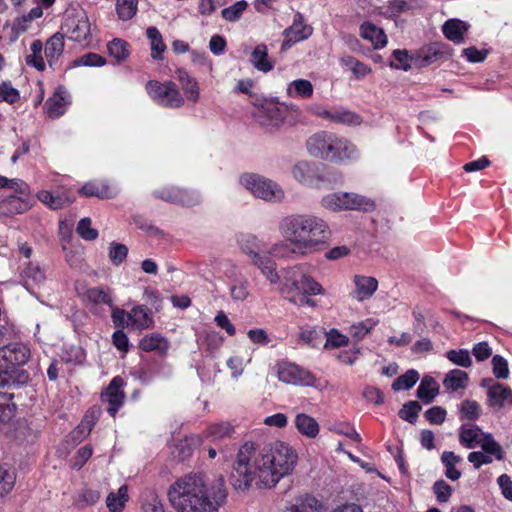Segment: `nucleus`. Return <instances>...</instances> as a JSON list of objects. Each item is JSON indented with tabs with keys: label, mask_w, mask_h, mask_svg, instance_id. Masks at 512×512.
<instances>
[{
	"label": "nucleus",
	"mask_w": 512,
	"mask_h": 512,
	"mask_svg": "<svg viewBox=\"0 0 512 512\" xmlns=\"http://www.w3.org/2000/svg\"><path fill=\"white\" fill-rule=\"evenodd\" d=\"M297 460L296 451L282 441L262 447L246 442L237 453L229 480L237 491H247L253 485L258 489L272 488L292 473Z\"/></svg>",
	"instance_id": "obj_1"
},
{
	"label": "nucleus",
	"mask_w": 512,
	"mask_h": 512,
	"mask_svg": "<svg viewBox=\"0 0 512 512\" xmlns=\"http://www.w3.org/2000/svg\"><path fill=\"white\" fill-rule=\"evenodd\" d=\"M226 497L223 477L208 487L201 474H188L168 490L169 501L177 512H218Z\"/></svg>",
	"instance_id": "obj_2"
},
{
	"label": "nucleus",
	"mask_w": 512,
	"mask_h": 512,
	"mask_svg": "<svg viewBox=\"0 0 512 512\" xmlns=\"http://www.w3.org/2000/svg\"><path fill=\"white\" fill-rule=\"evenodd\" d=\"M280 230L287 241L294 244L293 253L307 255L319 250L330 237L327 223L312 215H290L280 223Z\"/></svg>",
	"instance_id": "obj_3"
},
{
	"label": "nucleus",
	"mask_w": 512,
	"mask_h": 512,
	"mask_svg": "<svg viewBox=\"0 0 512 512\" xmlns=\"http://www.w3.org/2000/svg\"><path fill=\"white\" fill-rule=\"evenodd\" d=\"M307 150L313 157L331 162L350 159L356 151L355 146L346 139L327 132L311 136L307 141Z\"/></svg>",
	"instance_id": "obj_4"
},
{
	"label": "nucleus",
	"mask_w": 512,
	"mask_h": 512,
	"mask_svg": "<svg viewBox=\"0 0 512 512\" xmlns=\"http://www.w3.org/2000/svg\"><path fill=\"white\" fill-rule=\"evenodd\" d=\"M281 293L283 296L295 293L316 295L323 293V288L312 277L303 274L298 267H292L285 272Z\"/></svg>",
	"instance_id": "obj_5"
},
{
	"label": "nucleus",
	"mask_w": 512,
	"mask_h": 512,
	"mask_svg": "<svg viewBox=\"0 0 512 512\" xmlns=\"http://www.w3.org/2000/svg\"><path fill=\"white\" fill-rule=\"evenodd\" d=\"M146 91L154 101L165 107L178 108L184 104V98L172 81L161 83L157 80H149Z\"/></svg>",
	"instance_id": "obj_6"
},
{
	"label": "nucleus",
	"mask_w": 512,
	"mask_h": 512,
	"mask_svg": "<svg viewBox=\"0 0 512 512\" xmlns=\"http://www.w3.org/2000/svg\"><path fill=\"white\" fill-rule=\"evenodd\" d=\"M292 175L299 183L311 187L329 181L328 168L323 163L299 161L293 166Z\"/></svg>",
	"instance_id": "obj_7"
},
{
	"label": "nucleus",
	"mask_w": 512,
	"mask_h": 512,
	"mask_svg": "<svg viewBox=\"0 0 512 512\" xmlns=\"http://www.w3.org/2000/svg\"><path fill=\"white\" fill-rule=\"evenodd\" d=\"M241 183L258 198L272 201L283 197V191L276 183L257 174L243 175Z\"/></svg>",
	"instance_id": "obj_8"
},
{
	"label": "nucleus",
	"mask_w": 512,
	"mask_h": 512,
	"mask_svg": "<svg viewBox=\"0 0 512 512\" xmlns=\"http://www.w3.org/2000/svg\"><path fill=\"white\" fill-rule=\"evenodd\" d=\"M452 55V48L442 42L425 45L411 54L410 60L416 67H425Z\"/></svg>",
	"instance_id": "obj_9"
},
{
	"label": "nucleus",
	"mask_w": 512,
	"mask_h": 512,
	"mask_svg": "<svg viewBox=\"0 0 512 512\" xmlns=\"http://www.w3.org/2000/svg\"><path fill=\"white\" fill-rule=\"evenodd\" d=\"M30 358V349L22 343H10L0 347V369L23 366Z\"/></svg>",
	"instance_id": "obj_10"
},
{
	"label": "nucleus",
	"mask_w": 512,
	"mask_h": 512,
	"mask_svg": "<svg viewBox=\"0 0 512 512\" xmlns=\"http://www.w3.org/2000/svg\"><path fill=\"white\" fill-rule=\"evenodd\" d=\"M259 108V117L263 118L262 124L280 127L289 111V107L284 103H279L274 99H265L262 103L256 104Z\"/></svg>",
	"instance_id": "obj_11"
},
{
	"label": "nucleus",
	"mask_w": 512,
	"mask_h": 512,
	"mask_svg": "<svg viewBox=\"0 0 512 512\" xmlns=\"http://www.w3.org/2000/svg\"><path fill=\"white\" fill-rule=\"evenodd\" d=\"M313 32V28L304 24V17L300 12L294 15L291 26L283 32L285 40L281 45V52L289 49L294 43L307 39Z\"/></svg>",
	"instance_id": "obj_12"
},
{
	"label": "nucleus",
	"mask_w": 512,
	"mask_h": 512,
	"mask_svg": "<svg viewBox=\"0 0 512 512\" xmlns=\"http://www.w3.org/2000/svg\"><path fill=\"white\" fill-rule=\"evenodd\" d=\"M278 378L287 384L315 386L316 378L310 372L297 365L285 363L278 368Z\"/></svg>",
	"instance_id": "obj_13"
},
{
	"label": "nucleus",
	"mask_w": 512,
	"mask_h": 512,
	"mask_svg": "<svg viewBox=\"0 0 512 512\" xmlns=\"http://www.w3.org/2000/svg\"><path fill=\"white\" fill-rule=\"evenodd\" d=\"M123 386L124 380L120 376H116L111 380L108 387L101 393L102 400L109 403L107 411L112 417H115L118 409L125 401L126 396L122 391Z\"/></svg>",
	"instance_id": "obj_14"
},
{
	"label": "nucleus",
	"mask_w": 512,
	"mask_h": 512,
	"mask_svg": "<svg viewBox=\"0 0 512 512\" xmlns=\"http://www.w3.org/2000/svg\"><path fill=\"white\" fill-rule=\"evenodd\" d=\"M69 38L76 42L87 40L90 36V23L88 17L83 13L75 17H69L64 24Z\"/></svg>",
	"instance_id": "obj_15"
},
{
	"label": "nucleus",
	"mask_w": 512,
	"mask_h": 512,
	"mask_svg": "<svg viewBox=\"0 0 512 512\" xmlns=\"http://www.w3.org/2000/svg\"><path fill=\"white\" fill-rule=\"evenodd\" d=\"M69 104V95L66 89L63 86H58L53 95L46 100L44 109L50 118H58L65 113Z\"/></svg>",
	"instance_id": "obj_16"
},
{
	"label": "nucleus",
	"mask_w": 512,
	"mask_h": 512,
	"mask_svg": "<svg viewBox=\"0 0 512 512\" xmlns=\"http://www.w3.org/2000/svg\"><path fill=\"white\" fill-rule=\"evenodd\" d=\"M31 207L32 204L28 198L10 195L0 202V216L13 217L27 212Z\"/></svg>",
	"instance_id": "obj_17"
},
{
	"label": "nucleus",
	"mask_w": 512,
	"mask_h": 512,
	"mask_svg": "<svg viewBox=\"0 0 512 512\" xmlns=\"http://www.w3.org/2000/svg\"><path fill=\"white\" fill-rule=\"evenodd\" d=\"M354 298L358 301H364L373 296L378 288V281L376 278L364 275L354 276Z\"/></svg>",
	"instance_id": "obj_18"
},
{
	"label": "nucleus",
	"mask_w": 512,
	"mask_h": 512,
	"mask_svg": "<svg viewBox=\"0 0 512 512\" xmlns=\"http://www.w3.org/2000/svg\"><path fill=\"white\" fill-rule=\"evenodd\" d=\"M490 406L501 409L505 403L512 404V390L502 383H494L488 390Z\"/></svg>",
	"instance_id": "obj_19"
},
{
	"label": "nucleus",
	"mask_w": 512,
	"mask_h": 512,
	"mask_svg": "<svg viewBox=\"0 0 512 512\" xmlns=\"http://www.w3.org/2000/svg\"><path fill=\"white\" fill-rule=\"evenodd\" d=\"M360 32L361 37L369 40L375 49L383 48L387 44V37L383 29L370 21H366L360 26Z\"/></svg>",
	"instance_id": "obj_20"
},
{
	"label": "nucleus",
	"mask_w": 512,
	"mask_h": 512,
	"mask_svg": "<svg viewBox=\"0 0 512 512\" xmlns=\"http://www.w3.org/2000/svg\"><path fill=\"white\" fill-rule=\"evenodd\" d=\"M468 29L469 25L460 19H449L442 26L445 37L454 43L463 42L464 34Z\"/></svg>",
	"instance_id": "obj_21"
},
{
	"label": "nucleus",
	"mask_w": 512,
	"mask_h": 512,
	"mask_svg": "<svg viewBox=\"0 0 512 512\" xmlns=\"http://www.w3.org/2000/svg\"><path fill=\"white\" fill-rule=\"evenodd\" d=\"M139 348L145 352H156L163 356L169 348L168 341L159 334H149L143 337L139 343Z\"/></svg>",
	"instance_id": "obj_22"
},
{
	"label": "nucleus",
	"mask_w": 512,
	"mask_h": 512,
	"mask_svg": "<svg viewBox=\"0 0 512 512\" xmlns=\"http://www.w3.org/2000/svg\"><path fill=\"white\" fill-rule=\"evenodd\" d=\"M345 201V206H343L346 210H360L364 212L373 211L376 207L375 202L366 198L362 195L355 193H343L341 196Z\"/></svg>",
	"instance_id": "obj_23"
},
{
	"label": "nucleus",
	"mask_w": 512,
	"mask_h": 512,
	"mask_svg": "<svg viewBox=\"0 0 512 512\" xmlns=\"http://www.w3.org/2000/svg\"><path fill=\"white\" fill-rule=\"evenodd\" d=\"M439 393V385L431 376H424L417 388L416 395L424 404H430Z\"/></svg>",
	"instance_id": "obj_24"
},
{
	"label": "nucleus",
	"mask_w": 512,
	"mask_h": 512,
	"mask_svg": "<svg viewBox=\"0 0 512 512\" xmlns=\"http://www.w3.org/2000/svg\"><path fill=\"white\" fill-rule=\"evenodd\" d=\"M318 508V500L315 497L306 494L296 498L293 503L285 507L281 512H319Z\"/></svg>",
	"instance_id": "obj_25"
},
{
	"label": "nucleus",
	"mask_w": 512,
	"mask_h": 512,
	"mask_svg": "<svg viewBox=\"0 0 512 512\" xmlns=\"http://www.w3.org/2000/svg\"><path fill=\"white\" fill-rule=\"evenodd\" d=\"M253 263L258 266L270 283L275 284L279 281V275L276 272V263L269 256H261L254 253Z\"/></svg>",
	"instance_id": "obj_26"
},
{
	"label": "nucleus",
	"mask_w": 512,
	"mask_h": 512,
	"mask_svg": "<svg viewBox=\"0 0 512 512\" xmlns=\"http://www.w3.org/2000/svg\"><path fill=\"white\" fill-rule=\"evenodd\" d=\"M295 425L301 434L309 438H315L319 433V425L317 421L305 413L297 414Z\"/></svg>",
	"instance_id": "obj_27"
},
{
	"label": "nucleus",
	"mask_w": 512,
	"mask_h": 512,
	"mask_svg": "<svg viewBox=\"0 0 512 512\" xmlns=\"http://www.w3.org/2000/svg\"><path fill=\"white\" fill-rule=\"evenodd\" d=\"M63 50L64 36L60 33H55L45 44V56L50 65L59 58Z\"/></svg>",
	"instance_id": "obj_28"
},
{
	"label": "nucleus",
	"mask_w": 512,
	"mask_h": 512,
	"mask_svg": "<svg viewBox=\"0 0 512 512\" xmlns=\"http://www.w3.org/2000/svg\"><path fill=\"white\" fill-rule=\"evenodd\" d=\"M177 78L189 100L196 102L199 99V88L197 81L190 77L184 69H177Z\"/></svg>",
	"instance_id": "obj_29"
},
{
	"label": "nucleus",
	"mask_w": 512,
	"mask_h": 512,
	"mask_svg": "<svg viewBox=\"0 0 512 512\" xmlns=\"http://www.w3.org/2000/svg\"><path fill=\"white\" fill-rule=\"evenodd\" d=\"M469 380V376L467 372L460 369H453L449 373L446 374L443 385L452 391H457L458 389H464Z\"/></svg>",
	"instance_id": "obj_30"
},
{
	"label": "nucleus",
	"mask_w": 512,
	"mask_h": 512,
	"mask_svg": "<svg viewBox=\"0 0 512 512\" xmlns=\"http://www.w3.org/2000/svg\"><path fill=\"white\" fill-rule=\"evenodd\" d=\"M251 62L256 69L262 72L273 69L272 63L268 60V49L265 44H259L255 47L251 55Z\"/></svg>",
	"instance_id": "obj_31"
},
{
	"label": "nucleus",
	"mask_w": 512,
	"mask_h": 512,
	"mask_svg": "<svg viewBox=\"0 0 512 512\" xmlns=\"http://www.w3.org/2000/svg\"><path fill=\"white\" fill-rule=\"evenodd\" d=\"M79 193L85 197H97L99 199H110L113 197V193L108 185L92 182L85 183L79 190Z\"/></svg>",
	"instance_id": "obj_32"
},
{
	"label": "nucleus",
	"mask_w": 512,
	"mask_h": 512,
	"mask_svg": "<svg viewBox=\"0 0 512 512\" xmlns=\"http://www.w3.org/2000/svg\"><path fill=\"white\" fill-rule=\"evenodd\" d=\"M128 319L139 329L150 328L153 325V319L148 309L144 306L134 307L131 312L128 313Z\"/></svg>",
	"instance_id": "obj_33"
},
{
	"label": "nucleus",
	"mask_w": 512,
	"mask_h": 512,
	"mask_svg": "<svg viewBox=\"0 0 512 512\" xmlns=\"http://www.w3.org/2000/svg\"><path fill=\"white\" fill-rule=\"evenodd\" d=\"M128 499V488L126 485H123L118 489L117 494L113 492L108 494L106 505L110 512H121Z\"/></svg>",
	"instance_id": "obj_34"
},
{
	"label": "nucleus",
	"mask_w": 512,
	"mask_h": 512,
	"mask_svg": "<svg viewBox=\"0 0 512 512\" xmlns=\"http://www.w3.org/2000/svg\"><path fill=\"white\" fill-rule=\"evenodd\" d=\"M323 116L333 122L349 125H359L361 117L348 110L325 111Z\"/></svg>",
	"instance_id": "obj_35"
},
{
	"label": "nucleus",
	"mask_w": 512,
	"mask_h": 512,
	"mask_svg": "<svg viewBox=\"0 0 512 512\" xmlns=\"http://www.w3.org/2000/svg\"><path fill=\"white\" fill-rule=\"evenodd\" d=\"M155 197L174 204H185L188 201L187 194L175 187H165L154 192Z\"/></svg>",
	"instance_id": "obj_36"
},
{
	"label": "nucleus",
	"mask_w": 512,
	"mask_h": 512,
	"mask_svg": "<svg viewBox=\"0 0 512 512\" xmlns=\"http://www.w3.org/2000/svg\"><path fill=\"white\" fill-rule=\"evenodd\" d=\"M234 433V427L229 422L211 424L205 431L207 438L213 441L230 438Z\"/></svg>",
	"instance_id": "obj_37"
},
{
	"label": "nucleus",
	"mask_w": 512,
	"mask_h": 512,
	"mask_svg": "<svg viewBox=\"0 0 512 512\" xmlns=\"http://www.w3.org/2000/svg\"><path fill=\"white\" fill-rule=\"evenodd\" d=\"M37 198L50 209L58 210L69 205L71 201L61 195H54L50 191L41 190L37 193Z\"/></svg>",
	"instance_id": "obj_38"
},
{
	"label": "nucleus",
	"mask_w": 512,
	"mask_h": 512,
	"mask_svg": "<svg viewBox=\"0 0 512 512\" xmlns=\"http://www.w3.org/2000/svg\"><path fill=\"white\" fill-rule=\"evenodd\" d=\"M129 44L120 39L114 38L107 45L108 53L111 57H113L117 63H121L129 56Z\"/></svg>",
	"instance_id": "obj_39"
},
{
	"label": "nucleus",
	"mask_w": 512,
	"mask_h": 512,
	"mask_svg": "<svg viewBox=\"0 0 512 512\" xmlns=\"http://www.w3.org/2000/svg\"><path fill=\"white\" fill-rule=\"evenodd\" d=\"M147 37L151 41L152 58L156 60L162 59V53L166 49L162 36L156 27H149L146 31Z\"/></svg>",
	"instance_id": "obj_40"
},
{
	"label": "nucleus",
	"mask_w": 512,
	"mask_h": 512,
	"mask_svg": "<svg viewBox=\"0 0 512 512\" xmlns=\"http://www.w3.org/2000/svg\"><path fill=\"white\" fill-rule=\"evenodd\" d=\"M480 433H482V430L478 426L467 427L463 425L460 428L459 441L468 449L474 448L478 442Z\"/></svg>",
	"instance_id": "obj_41"
},
{
	"label": "nucleus",
	"mask_w": 512,
	"mask_h": 512,
	"mask_svg": "<svg viewBox=\"0 0 512 512\" xmlns=\"http://www.w3.org/2000/svg\"><path fill=\"white\" fill-rule=\"evenodd\" d=\"M419 379V373L415 369H409L403 375L397 377L392 383V389L399 391L411 389Z\"/></svg>",
	"instance_id": "obj_42"
},
{
	"label": "nucleus",
	"mask_w": 512,
	"mask_h": 512,
	"mask_svg": "<svg viewBox=\"0 0 512 512\" xmlns=\"http://www.w3.org/2000/svg\"><path fill=\"white\" fill-rule=\"evenodd\" d=\"M293 92L302 98H308L313 94V85L308 80H295L290 83L287 89L288 95L293 96Z\"/></svg>",
	"instance_id": "obj_43"
},
{
	"label": "nucleus",
	"mask_w": 512,
	"mask_h": 512,
	"mask_svg": "<svg viewBox=\"0 0 512 512\" xmlns=\"http://www.w3.org/2000/svg\"><path fill=\"white\" fill-rule=\"evenodd\" d=\"M137 3L138 0H117L116 10L118 17L123 21L132 19L137 12Z\"/></svg>",
	"instance_id": "obj_44"
},
{
	"label": "nucleus",
	"mask_w": 512,
	"mask_h": 512,
	"mask_svg": "<svg viewBox=\"0 0 512 512\" xmlns=\"http://www.w3.org/2000/svg\"><path fill=\"white\" fill-rule=\"evenodd\" d=\"M15 481V472L0 465V497L5 496L13 489Z\"/></svg>",
	"instance_id": "obj_45"
},
{
	"label": "nucleus",
	"mask_w": 512,
	"mask_h": 512,
	"mask_svg": "<svg viewBox=\"0 0 512 512\" xmlns=\"http://www.w3.org/2000/svg\"><path fill=\"white\" fill-rule=\"evenodd\" d=\"M86 297L93 304H106L113 307L111 295L101 287L90 288L86 291Z\"/></svg>",
	"instance_id": "obj_46"
},
{
	"label": "nucleus",
	"mask_w": 512,
	"mask_h": 512,
	"mask_svg": "<svg viewBox=\"0 0 512 512\" xmlns=\"http://www.w3.org/2000/svg\"><path fill=\"white\" fill-rule=\"evenodd\" d=\"M422 406L417 401H408L399 410L398 415L402 420H405L411 424L416 423L418 414L421 411Z\"/></svg>",
	"instance_id": "obj_47"
},
{
	"label": "nucleus",
	"mask_w": 512,
	"mask_h": 512,
	"mask_svg": "<svg viewBox=\"0 0 512 512\" xmlns=\"http://www.w3.org/2000/svg\"><path fill=\"white\" fill-rule=\"evenodd\" d=\"M108 256L115 266H119L128 256V247L124 244L113 241L110 243Z\"/></svg>",
	"instance_id": "obj_48"
},
{
	"label": "nucleus",
	"mask_w": 512,
	"mask_h": 512,
	"mask_svg": "<svg viewBox=\"0 0 512 512\" xmlns=\"http://www.w3.org/2000/svg\"><path fill=\"white\" fill-rule=\"evenodd\" d=\"M247 6L248 4L245 0L238 1L231 6L224 8L221 15L225 20L235 22L240 19Z\"/></svg>",
	"instance_id": "obj_49"
},
{
	"label": "nucleus",
	"mask_w": 512,
	"mask_h": 512,
	"mask_svg": "<svg viewBox=\"0 0 512 512\" xmlns=\"http://www.w3.org/2000/svg\"><path fill=\"white\" fill-rule=\"evenodd\" d=\"M22 275L27 284H29V281L31 284H40L45 280V274L40 266L33 263L27 265Z\"/></svg>",
	"instance_id": "obj_50"
},
{
	"label": "nucleus",
	"mask_w": 512,
	"mask_h": 512,
	"mask_svg": "<svg viewBox=\"0 0 512 512\" xmlns=\"http://www.w3.org/2000/svg\"><path fill=\"white\" fill-rule=\"evenodd\" d=\"M324 334V330L311 329L302 331L299 337L305 344L315 348L323 343Z\"/></svg>",
	"instance_id": "obj_51"
},
{
	"label": "nucleus",
	"mask_w": 512,
	"mask_h": 512,
	"mask_svg": "<svg viewBox=\"0 0 512 512\" xmlns=\"http://www.w3.org/2000/svg\"><path fill=\"white\" fill-rule=\"evenodd\" d=\"M418 0H393L390 2L387 12L391 16H397L400 13L414 9L418 6Z\"/></svg>",
	"instance_id": "obj_52"
},
{
	"label": "nucleus",
	"mask_w": 512,
	"mask_h": 512,
	"mask_svg": "<svg viewBox=\"0 0 512 512\" xmlns=\"http://www.w3.org/2000/svg\"><path fill=\"white\" fill-rule=\"evenodd\" d=\"M446 357L448 360L453 362L454 364L468 368L472 364V360L470 358L468 350L460 349V350H449L446 353Z\"/></svg>",
	"instance_id": "obj_53"
},
{
	"label": "nucleus",
	"mask_w": 512,
	"mask_h": 512,
	"mask_svg": "<svg viewBox=\"0 0 512 512\" xmlns=\"http://www.w3.org/2000/svg\"><path fill=\"white\" fill-rule=\"evenodd\" d=\"M324 347L325 348H338L348 344V338L340 334L336 329H331L324 334Z\"/></svg>",
	"instance_id": "obj_54"
},
{
	"label": "nucleus",
	"mask_w": 512,
	"mask_h": 512,
	"mask_svg": "<svg viewBox=\"0 0 512 512\" xmlns=\"http://www.w3.org/2000/svg\"><path fill=\"white\" fill-rule=\"evenodd\" d=\"M77 233L87 241L95 240L98 237V231L91 227V219L85 217L78 222Z\"/></svg>",
	"instance_id": "obj_55"
},
{
	"label": "nucleus",
	"mask_w": 512,
	"mask_h": 512,
	"mask_svg": "<svg viewBox=\"0 0 512 512\" xmlns=\"http://www.w3.org/2000/svg\"><path fill=\"white\" fill-rule=\"evenodd\" d=\"M481 447L486 453L494 455L498 460L504 458L502 447L492 438L491 434L485 435Z\"/></svg>",
	"instance_id": "obj_56"
},
{
	"label": "nucleus",
	"mask_w": 512,
	"mask_h": 512,
	"mask_svg": "<svg viewBox=\"0 0 512 512\" xmlns=\"http://www.w3.org/2000/svg\"><path fill=\"white\" fill-rule=\"evenodd\" d=\"M433 492L440 503H446L451 497L452 488L444 480H438L433 485Z\"/></svg>",
	"instance_id": "obj_57"
},
{
	"label": "nucleus",
	"mask_w": 512,
	"mask_h": 512,
	"mask_svg": "<svg viewBox=\"0 0 512 512\" xmlns=\"http://www.w3.org/2000/svg\"><path fill=\"white\" fill-rule=\"evenodd\" d=\"M343 195L342 192L328 194L322 199V205L330 210H346L343 206H345V201L341 197Z\"/></svg>",
	"instance_id": "obj_58"
},
{
	"label": "nucleus",
	"mask_w": 512,
	"mask_h": 512,
	"mask_svg": "<svg viewBox=\"0 0 512 512\" xmlns=\"http://www.w3.org/2000/svg\"><path fill=\"white\" fill-rule=\"evenodd\" d=\"M493 374L498 379H507L509 376L508 363L505 358L495 355L492 358Z\"/></svg>",
	"instance_id": "obj_59"
},
{
	"label": "nucleus",
	"mask_w": 512,
	"mask_h": 512,
	"mask_svg": "<svg viewBox=\"0 0 512 512\" xmlns=\"http://www.w3.org/2000/svg\"><path fill=\"white\" fill-rule=\"evenodd\" d=\"M20 98L17 89L13 88L9 82L0 84V102H7L9 104L16 103Z\"/></svg>",
	"instance_id": "obj_60"
},
{
	"label": "nucleus",
	"mask_w": 512,
	"mask_h": 512,
	"mask_svg": "<svg viewBox=\"0 0 512 512\" xmlns=\"http://www.w3.org/2000/svg\"><path fill=\"white\" fill-rule=\"evenodd\" d=\"M393 56L395 60H397L400 64L394 65L393 63H391V67L407 71L412 67V65H414V63L410 60L411 55H409L407 50L396 49L393 51Z\"/></svg>",
	"instance_id": "obj_61"
},
{
	"label": "nucleus",
	"mask_w": 512,
	"mask_h": 512,
	"mask_svg": "<svg viewBox=\"0 0 512 512\" xmlns=\"http://www.w3.org/2000/svg\"><path fill=\"white\" fill-rule=\"evenodd\" d=\"M75 63L84 66L100 67L106 64V59L99 54L90 52L77 59Z\"/></svg>",
	"instance_id": "obj_62"
},
{
	"label": "nucleus",
	"mask_w": 512,
	"mask_h": 512,
	"mask_svg": "<svg viewBox=\"0 0 512 512\" xmlns=\"http://www.w3.org/2000/svg\"><path fill=\"white\" fill-rule=\"evenodd\" d=\"M461 412L469 420H476L480 415V406L476 401L464 400L461 405Z\"/></svg>",
	"instance_id": "obj_63"
},
{
	"label": "nucleus",
	"mask_w": 512,
	"mask_h": 512,
	"mask_svg": "<svg viewBox=\"0 0 512 512\" xmlns=\"http://www.w3.org/2000/svg\"><path fill=\"white\" fill-rule=\"evenodd\" d=\"M426 419L431 424H442L445 421L446 411L440 406H434L425 412Z\"/></svg>",
	"instance_id": "obj_64"
}]
</instances>
